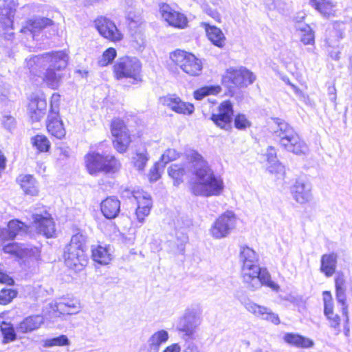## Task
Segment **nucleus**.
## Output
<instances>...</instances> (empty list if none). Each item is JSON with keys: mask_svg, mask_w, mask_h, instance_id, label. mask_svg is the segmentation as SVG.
I'll use <instances>...</instances> for the list:
<instances>
[{"mask_svg": "<svg viewBox=\"0 0 352 352\" xmlns=\"http://www.w3.org/2000/svg\"><path fill=\"white\" fill-rule=\"evenodd\" d=\"M68 57L63 51L52 52L26 59L30 72L53 89H57L63 78L61 71L67 65Z\"/></svg>", "mask_w": 352, "mask_h": 352, "instance_id": "1", "label": "nucleus"}, {"mask_svg": "<svg viewBox=\"0 0 352 352\" xmlns=\"http://www.w3.org/2000/svg\"><path fill=\"white\" fill-rule=\"evenodd\" d=\"M239 261L241 263V278L247 289L254 292L264 285L275 292L279 290V285L272 280L267 269L258 265L259 256L253 249L241 245Z\"/></svg>", "mask_w": 352, "mask_h": 352, "instance_id": "2", "label": "nucleus"}, {"mask_svg": "<svg viewBox=\"0 0 352 352\" xmlns=\"http://www.w3.org/2000/svg\"><path fill=\"white\" fill-rule=\"evenodd\" d=\"M188 157L192 164L195 176L190 185L192 193L206 197L221 195L224 188L221 177L214 174L208 163L197 152L190 151Z\"/></svg>", "mask_w": 352, "mask_h": 352, "instance_id": "3", "label": "nucleus"}, {"mask_svg": "<svg viewBox=\"0 0 352 352\" xmlns=\"http://www.w3.org/2000/svg\"><path fill=\"white\" fill-rule=\"evenodd\" d=\"M275 123L278 128L274 131V137L281 146L296 155L307 153V145L289 124L278 118L275 120Z\"/></svg>", "mask_w": 352, "mask_h": 352, "instance_id": "4", "label": "nucleus"}, {"mask_svg": "<svg viewBox=\"0 0 352 352\" xmlns=\"http://www.w3.org/2000/svg\"><path fill=\"white\" fill-rule=\"evenodd\" d=\"M86 236L80 233L72 236L69 243L64 249L63 258L65 265L76 271L82 270L88 260L85 254Z\"/></svg>", "mask_w": 352, "mask_h": 352, "instance_id": "5", "label": "nucleus"}, {"mask_svg": "<svg viewBox=\"0 0 352 352\" xmlns=\"http://www.w3.org/2000/svg\"><path fill=\"white\" fill-rule=\"evenodd\" d=\"M85 167L91 175L99 173H115L118 171L121 164L116 157L111 155H103L98 153L91 152L85 156Z\"/></svg>", "mask_w": 352, "mask_h": 352, "instance_id": "6", "label": "nucleus"}, {"mask_svg": "<svg viewBox=\"0 0 352 352\" xmlns=\"http://www.w3.org/2000/svg\"><path fill=\"white\" fill-rule=\"evenodd\" d=\"M3 250L17 258L28 268L35 267L40 259V251L34 246L16 243H8L3 246Z\"/></svg>", "mask_w": 352, "mask_h": 352, "instance_id": "7", "label": "nucleus"}, {"mask_svg": "<svg viewBox=\"0 0 352 352\" xmlns=\"http://www.w3.org/2000/svg\"><path fill=\"white\" fill-rule=\"evenodd\" d=\"M113 74L116 79L131 78L140 82L142 63L136 57L123 56L119 58L113 65Z\"/></svg>", "mask_w": 352, "mask_h": 352, "instance_id": "8", "label": "nucleus"}, {"mask_svg": "<svg viewBox=\"0 0 352 352\" xmlns=\"http://www.w3.org/2000/svg\"><path fill=\"white\" fill-rule=\"evenodd\" d=\"M256 76L244 67H230L223 76V83L227 87L243 88L252 85Z\"/></svg>", "mask_w": 352, "mask_h": 352, "instance_id": "9", "label": "nucleus"}, {"mask_svg": "<svg viewBox=\"0 0 352 352\" xmlns=\"http://www.w3.org/2000/svg\"><path fill=\"white\" fill-rule=\"evenodd\" d=\"M170 58L188 75L198 76L202 70L201 60L191 53L177 50L170 54Z\"/></svg>", "mask_w": 352, "mask_h": 352, "instance_id": "10", "label": "nucleus"}, {"mask_svg": "<svg viewBox=\"0 0 352 352\" xmlns=\"http://www.w3.org/2000/svg\"><path fill=\"white\" fill-rule=\"evenodd\" d=\"M17 6L14 0H0V36L5 39L13 37L12 18Z\"/></svg>", "mask_w": 352, "mask_h": 352, "instance_id": "11", "label": "nucleus"}, {"mask_svg": "<svg viewBox=\"0 0 352 352\" xmlns=\"http://www.w3.org/2000/svg\"><path fill=\"white\" fill-rule=\"evenodd\" d=\"M111 133L113 138L114 148L120 153H125L131 142V137L124 121L116 118L111 124Z\"/></svg>", "mask_w": 352, "mask_h": 352, "instance_id": "12", "label": "nucleus"}, {"mask_svg": "<svg viewBox=\"0 0 352 352\" xmlns=\"http://www.w3.org/2000/svg\"><path fill=\"white\" fill-rule=\"evenodd\" d=\"M201 312L198 308L186 309L177 325L178 330L183 332L188 338H191L201 324Z\"/></svg>", "mask_w": 352, "mask_h": 352, "instance_id": "13", "label": "nucleus"}, {"mask_svg": "<svg viewBox=\"0 0 352 352\" xmlns=\"http://www.w3.org/2000/svg\"><path fill=\"white\" fill-rule=\"evenodd\" d=\"M236 225V217L232 212L227 211L221 215L210 229L211 234L215 239L227 236Z\"/></svg>", "mask_w": 352, "mask_h": 352, "instance_id": "14", "label": "nucleus"}, {"mask_svg": "<svg viewBox=\"0 0 352 352\" xmlns=\"http://www.w3.org/2000/svg\"><path fill=\"white\" fill-rule=\"evenodd\" d=\"M94 25L102 37L111 42H119L123 38V34L115 23L107 17L100 16L97 18L94 21Z\"/></svg>", "mask_w": 352, "mask_h": 352, "instance_id": "15", "label": "nucleus"}, {"mask_svg": "<svg viewBox=\"0 0 352 352\" xmlns=\"http://www.w3.org/2000/svg\"><path fill=\"white\" fill-rule=\"evenodd\" d=\"M32 219L33 226L38 233L47 238L54 236L56 233L55 224L51 215L46 210H43L41 213H33Z\"/></svg>", "mask_w": 352, "mask_h": 352, "instance_id": "16", "label": "nucleus"}, {"mask_svg": "<svg viewBox=\"0 0 352 352\" xmlns=\"http://www.w3.org/2000/svg\"><path fill=\"white\" fill-rule=\"evenodd\" d=\"M312 186L305 179L300 178L296 180L291 187V194L296 203L304 205L309 203L313 199Z\"/></svg>", "mask_w": 352, "mask_h": 352, "instance_id": "17", "label": "nucleus"}, {"mask_svg": "<svg viewBox=\"0 0 352 352\" xmlns=\"http://www.w3.org/2000/svg\"><path fill=\"white\" fill-rule=\"evenodd\" d=\"M233 112L232 103L223 101L218 107L217 112L211 115L210 119L218 127L228 130L231 128Z\"/></svg>", "mask_w": 352, "mask_h": 352, "instance_id": "18", "label": "nucleus"}, {"mask_svg": "<svg viewBox=\"0 0 352 352\" xmlns=\"http://www.w3.org/2000/svg\"><path fill=\"white\" fill-rule=\"evenodd\" d=\"M160 13L162 18L170 26L183 29L187 26L188 19L183 13L173 9L168 4H160Z\"/></svg>", "mask_w": 352, "mask_h": 352, "instance_id": "19", "label": "nucleus"}, {"mask_svg": "<svg viewBox=\"0 0 352 352\" xmlns=\"http://www.w3.org/2000/svg\"><path fill=\"white\" fill-rule=\"evenodd\" d=\"M186 155V161L183 164H172L168 169V175L173 179V184L178 186L184 182V177L191 173L193 175V166L190 163L188 155Z\"/></svg>", "mask_w": 352, "mask_h": 352, "instance_id": "20", "label": "nucleus"}, {"mask_svg": "<svg viewBox=\"0 0 352 352\" xmlns=\"http://www.w3.org/2000/svg\"><path fill=\"white\" fill-rule=\"evenodd\" d=\"M245 309L256 317L261 318L274 324L280 322L278 316L272 311L264 306L258 305L254 302L248 301L243 304Z\"/></svg>", "mask_w": 352, "mask_h": 352, "instance_id": "21", "label": "nucleus"}, {"mask_svg": "<svg viewBox=\"0 0 352 352\" xmlns=\"http://www.w3.org/2000/svg\"><path fill=\"white\" fill-rule=\"evenodd\" d=\"M162 102L172 111L184 115H191L195 111L194 105L182 101L179 97L175 95L167 96L162 99Z\"/></svg>", "mask_w": 352, "mask_h": 352, "instance_id": "22", "label": "nucleus"}, {"mask_svg": "<svg viewBox=\"0 0 352 352\" xmlns=\"http://www.w3.org/2000/svg\"><path fill=\"white\" fill-rule=\"evenodd\" d=\"M168 339L169 333L166 330L156 331L147 338L146 342L142 347V350L144 352H160L162 346Z\"/></svg>", "mask_w": 352, "mask_h": 352, "instance_id": "23", "label": "nucleus"}, {"mask_svg": "<svg viewBox=\"0 0 352 352\" xmlns=\"http://www.w3.org/2000/svg\"><path fill=\"white\" fill-rule=\"evenodd\" d=\"M133 197L137 201L138 207L135 215L140 223H143L145 217L150 214L152 206L151 196L145 192L137 191L133 193Z\"/></svg>", "mask_w": 352, "mask_h": 352, "instance_id": "24", "label": "nucleus"}, {"mask_svg": "<svg viewBox=\"0 0 352 352\" xmlns=\"http://www.w3.org/2000/svg\"><path fill=\"white\" fill-rule=\"evenodd\" d=\"M324 301V314L331 328L338 329L340 325V317L334 313V305L330 292L324 291L322 294Z\"/></svg>", "mask_w": 352, "mask_h": 352, "instance_id": "25", "label": "nucleus"}, {"mask_svg": "<svg viewBox=\"0 0 352 352\" xmlns=\"http://www.w3.org/2000/svg\"><path fill=\"white\" fill-rule=\"evenodd\" d=\"M47 129L52 135L58 139H61L65 135L63 122L55 109L50 111L47 120Z\"/></svg>", "mask_w": 352, "mask_h": 352, "instance_id": "26", "label": "nucleus"}, {"mask_svg": "<svg viewBox=\"0 0 352 352\" xmlns=\"http://www.w3.org/2000/svg\"><path fill=\"white\" fill-rule=\"evenodd\" d=\"M16 182L25 195L30 196L38 195V184L33 175L21 174L16 178Z\"/></svg>", "mask_w": 352, "mask_h": 352, "instance_id": "27", "label": "nucleus"}, {"mask_svg": "<svg viewBox=\"0 0 352 352\" xmlns=\"http://www.w3.org/2000/svg\"><path fill=\"white\" fill-rule=\"evenodd\" d=\"M346 280L343 274H338L335 278L336 298L338 304L340 305L341 311L345 315L347 314L346 296Z\"/></svg>", "mask_w": 352, "mask_h": 352, "instance_id": "28", "label": "nucleus"}, {"mask_svg": "<svg viewBox=\"0 0 352 352\" xmlns=\"http://www.w3.org/2000/svg\"><path fill=\"white\" fill-rule=\"evenodd\" d=\"M53 25V21L46 17H36L25 21L21 31L23 33L30 32L34 35L35 33L43 30L44 28Z\"/></svg>", "mask_w": 352, "mask_h": 352, "instance_id": "29", "label": "nucleus"}, {"mask_svg": "<svg viewBox=\"0 0 352 352\" xmlns=\"http://www.w3.org/2000/svg\"><path fill=\"white\" fill-rule=\"evenodd\" d=\"M28 227L18 220H11L8 228L0 231V237L2 239H12L16 235L27 233Z\"/></svg>", "mask_w": 352, "mask_h": 352, "instance_id": "30", "label": "nucleus"}, {"mask_svg": "<svg viewBox=\"0 0 352 352\" xmlns=\"http://www.w3.org/2000/svg\"><path fill=\"white\" fill-rule=\"evenodd\" d=\"M100 210L107 219H114L120 212V201L116 197H109L101 202Z\"/></svg>", "mask_w": 352, "mask_h": 352, "instance_id": "31", "label": "nucleus"}, {"mask_svg": "<svg viewBox=\"0 0 352 352\" xmlns=\"http://www.w3.org/2000/svg\"><path fill=\"white\" fill-rule=\"evenodd\" d=\"M201 26L205 29L208 38L215 46L222 48L226 43V36L221 30L208 23H202Z\"/></svg>", "mask_w": 352, "mask_h": 352, "instance_id": "32", "label": "nucleus"}, {"mask_svg": "<svg viewBox=\"0 0 352 352\" xmlns=\"http://www.w3.org/2000/svg\"><path fill=\"white\" fill-rule=\"evenodd\" d=\"M47 101L44 98H34L29 103L28 109L32 121H39L45 114Z\"/></svg>", "mask_w": 352, "mask_h": 352, "instance_id": "33", "label": "nucleus"}, {"mask_svg": "<svg viewBox=\"0 0 352 352\" xmlns=\"http://www.w3.org/2000/svg\"><path fill=\"white\" fill-rule=\"evenodd\" d=\"M320 271L326 276H331L336 272L337 254L335 253L325 254L321 257Z\"/></svg>", "mask_w": 352, "mask_h": 352, "instance_id": "34", "label": "nucleus"}, {"mask_svg": "<svg viewBox=\"0 0 352 352\" xmlns=\"http://www.w3.org/2000/svg\"><path fill=\"white\" fill-rule=\"evenodd\" d=\"M310 4L324 17L335 16V4L331 0H310Z\"/></svg>", "mask_w": 352, "mask_h": 352, "instance_id": "35", "label": "nucleus"}, {"mask_svg": "<svg viewBox=\"0 0 352 352\" xmlns=\"http://www.w3.org/2000/svg\"><path fill=\"white\" fill-rule=\"evenodd\" d=\"M56 309L63 314H76L80 310V304L76 299H64L57 303Z\"/></svg>", "mask_w": 352, "mask_h": 352, "instance_id": "36", "label": "nucleus"}, {"mask_svg": "<svg viewBox=\"0 0 352 352\" xmlns=\"http://www.w3.org/2000/svg\"><path fill=\"white\" fill-rule=\"evenodd\" d=\"M91 252L93 260L101 265L109 264L112 258L110 250L107 247L101 245L92 246Z\"/></svg>", "mask_w": 352, "mask_h": 352, "instance_id": "37", "label": "nucleus"}, {"mask_svg": "<svg viewBox=\"0 0 352 352\" xmlns=\"http://www.w3.org/2000/svg\"><path fill=\"white\" fill-rule=\"evenodd\" d=\"M43 322L44 320L41 316H29L20 323L19 328L21 332L26 333L38 329Z\"/></svg>", "mask_w": 352, "mask_h": 352, "instance_id": "38", "label": "nucleus"}, {"mask_svg": "<svg viewBox=\"0 0 352 352\" xmlns=\"http://www.w3.org/2000/svg\"><path fill=\"white\" fill-rule=\"evenodd\" d=\"M284 340L291 345L300 348H310L314 345V342L309 338L295 333H286Z\"/></svg>", "mask_w": 352, "mask_h": 352, "instance_id": "39", "label": "nucleus"}, {"mask_svg": "<svg viewBox=\"0 0 352 352\" xmlns=\"http://www.w3.org/2000/svg\"><path fill=\"white\" fill-rule=\"evenodd\" d=\"M266 157L270 164L267 168L270 173H280L284 171V166L276 160V152L274 147L269 146L267 149Z\"/></svg>", "mask_w": 352, "mask_h": 352, "instance_id": "40", "label": "nucleus"}, {"mask_svg": "<svg viewBox=\"0 0 352 352\" xmlns=\"http://www.w3.org/2000/svg\"><path fill=\"white\" fill-rule=\"evenodd\" d=\"M31 143L40 152H47L50 148V142L44 135H36L32 137Z\"/></svg>", "mask_w": 352, "mask_h": 352, "instance_id": "41", "label": "nucleus"}, {"mask_svg": "<svg viewBox=\"0 0 352 352\" xmlns=\"http://www.w3.org/2000/svg\"><path fill=\"white\" fill-rule=\"evenodd\" d=\"M221 91L220 86H206L195 91L193 95L196 100H201L206 96L218 94Z\"/></svg>", "mask_w": 352, "mask_h": 352, "instance_id": "42", "label": "nucleus"}, {"mask_svg": "<svg viewBox=\"0 0 352 352\" xmlns=\"http://www.w3.org/2000/svg\"><path fill=\"white\" fill-rule=\"evenodd\" d=\"M43 342V346L46 348L53 346H63L70 344L69 340L65 335H61L56 338H47L44 340Z\"/></svg>", "mask_w": 352, "mask_h": 352, "instance_id": "43", "label": "nucleus"}, {"mask_svg": "<svg viewBox=\"0 0 352 352\" xmlns=\"http://www.w3.org/2000/svg\"><path fill=\"white\" fill-rule=\"evenodd\" d=\"M148 160V153L146 151H137L133 157V164L139 171L143 170Z\"/></svg>", "mask_w": 352, "mask_h": 352, "instance_id": "44", "label": "nucleus"}, {"mask_svg": "<svg viewBox=\"0 0 352 352\" xmlns=\"http://www.w3.org/2000/svg\"><path fill=\"white\" fill-rule=\"evenodd\" d=\"M301 32L300 40L305 45H312L314 43V32L307 25H302L298 28Z\"/></svg>", "mask_w": 352, "mask_h": 352, "instance_id": "45", "label": "nucleus"}, {"mask_svg": "<svg viewBox=\"0 0 352 352\" xmlns=\"http://www.w3.org/2000/svg\"><path fill=\"white\" fill-rule=\"evenodd\" d=\"M126 19L131 30L140 27L144 23L140 12H129Z\"/></svg>", "mask_w": 352, "mask_h": 352, "instance_id": "46", "label": "nucleus"}, {"mask_svg": "<svg viewBox=\"0 0 352 352\" xmlns=\"http://www.w3.org/2000/svg\"><path fill=\"white\" fill-rule=\"evenodd\" d=\"M117 56L116 50L113 47H109L106 50L101 58L98 60V64L101 67H106L111 63Z\"/></svg>", "mask_w": 352, "mask_h": 352, "instance_id": "47", "label": "nucleus"}, {"mask_svg": "<svg viewBox=\"0 0 352 352\" xmlns=\"http://www.w3.org/2000/svg\"><path fill=\"white\" fill-rule=\"evenodd\" d=\"M1 330L3 335V342L7 343L13 341L16 338V334L12 327L6 322H3L1 324Z\"/></svg>", "mask_w": 352, "mask_h": 352, "instance_id": "48", "label": "nucleus"}, {"mask_svg": "<svg viewBox=\"0 0 352 352\" xmlns=\"http://www.w3.org/2000/svg\"><path fill=\"white\" fill-rule=\"evenodd\" d=\"M16 292L11 289H3L0 291V304L7 305L16 297Z\"/></svg>", "mask_w": 352, "mask_h": 352, "instance_id": "49", "label": "nucleus"}, {"mask_svg": "<svg viewBox=\"0 0 352 352\" xmlns=\"http://www.w3.org/2000/svg\"><path fill=\"white\" fill-rule=\"evenodd\" d=\"M164 164H162L161 162H157L155 164L153 168H151L149 172V179L151 182H156L161 177V173L164 168Z\"/></svg>", "mask_w": 352, "mask_h": 352, "instance_id": "50", "label": "nucleus"}, {"mask_svg": "<svg viewBox=\"0 0 352 352\" xmlns=\"http://www.w3.org/2000/svg\"><path fill=\"white\" fill-rule=\"evenodd\" d=\"M179 157V153L177 152L175 149L173 148H168L165 151V152L163 153L161 157V160L160 162H161L162 164H164V166L168 163L169 162L175 160Z\"/></svg>", "mask_w": 352, "mask_h": 352, "instance_id": "51", "label": "nucleus"}, {"mask_svg": "<svg viewBox=\"0 0 352 352\" xmlns=\"http://www.w3.org/2000/svg\"><path fill=\"white\" fill-rule=\"evenodd\" d=\"M131 36L134 47L141 50L144 47L145 37L141 31H135Z\"/></svg>", "mask_w": 352, "mask_h": 352, "instance_id": "52", "label": "nucleus"}, {"mask_svg": "<svg viewBox=\"0 0 352 352\" xmlns=\"http://www.w3.org/2000/svg\"><path fill=\"white\" fill-rule=\"evenodd\" d=\"M234 126L238 129H245L250 126V122L245 115L238 114L234 119Z\"/></svg>", "mask_w": 352, "mask_h": 352, "instance_id": "53", "label": "nucleus"}, {"mask_svg": "<svg viewBox=\"0 0 352 352\" xmlns=\"http://www.w3.org/2000/svg\"><path fill=\"white\" fill-rule=\"evenodd\" d=\"M59 101H60V96L57 94H54L51 98V109H50V110H54V109H56L57 114H58V113H59V108H58Z\"/></svg>", "mask_w": 352, "mask_h": 352, "instance_id": "54", "label": "nucleus"}, {"mask_svg": "<svg viewBox=\"0 0 352 352\" xmlns=\"http://www.w3.org/2000/svg\"><path fill=\"white\" fill-rule=\"evenodd\" d=\"M59 159L65 160L67 159L70 155V151L68 147H59Z\"/></svg>", "mask_w": 352, "mask_h": 352, "instance_id": "55", "label": "nucleus"}, {"mask_svg": "<svg viewBox=\"0 0 352 352\" xmlns=\"http://www.w3.org/2000/svg\"><path fill=\"white\" fill-rule=\"evenodd\" d=\"M182 348L177 343L171 344L163 350L162 352H181Z\"/></svg>", "mask_w": 352, "mask_h": 352, "instance_id": "56", "label": "nucleus"}, {"mask_svg": "<svg viewBox=\"0 0 352 352\" xmlns=\"http://www.w3.org/2000/svg\"><path fill=\"white\" fill-rule=\"evenodd\" d=\"M341 312H342V314L343 315V316L344 317V333H345L346 336H348V334L349 333V306H347V314H346V315H345L343 311H341Z\"/></svg>", "mask_w": 352, "mask_h": 352, "instance_id": "57", "label": "nucleus"}, {"mask_svg": "<svg viewBox=\"0 0 352 352\" xmlns=\"http://www.w3.org/2000/svg\"><path fill=\"white\" fill-rule=\"evenodd\" d=\"M3 123L8 129H10L14 124V118L12 116H5Z\"/></svg>", "mask_w": 352, "mask_h": 352, "instance_id": "58", "label": "nucleus"}, {"mask_svg": "<svg viewBox=\"0 0 352 352\" xmlns=\"http://www.w3.org/2000/svg\"><path fill=\"white\" fill-rule=\"evenodd\" d=\"M328 94L330 96V100L336 102V89L335 86L329 87L328 88Z\"/></svg>", "mask_w": 352, "mask_h": 352, "instance_id": "59", "label": "nucleus"}, {"mask_svg": "<svg viewBox=\"0 0 352 352\" xmlns=\"http://www.w3.org/2000/svg\"><path fill=\"white\" fill-rule=\"evenodd\" d=\"M6 157L3 153L0 151V168L5 170L6 168Z\"/></svg>", "mask_w": 352, "mask_h": 352, "instance_id": "60", "label": "nucleus"}, {"mask_svg": "<svg viewBox=\"0 0 352 352\" xmlns=\"http://www.w3.org/2000/svg\"><path fill=\"white\" fill-rule=\"evenodd\" d=\"M209 14L213 19H214L216 21H220V15L219 14V13L217 12H216V11H211V12L209 13Z\"/></svg>", "mask_w": 352, "mask_h": 352, "instance_id": "61", "label": "nucleus"}, {"mask_svg": "<svg viewBox=\"0 0 352 352\" xmlns=\"http://www.w3.org/2000/svg\"><path fill=\"white\" fill-rule=\"evenodd\" d=\"M330 56L332 58L335 59V60H338L339 58H340V52H331L330 54Z\"/></svg>", "mask_w": 352, "mask_h": 352, "instance_id": "62", "label": "nucleus"}, {"mask_svg": "<svg viewBox=\"0 0 352 352\" xmlns=\"http://www.w3.org/2000/svg\"><path fill=\"white\" fill-rule=\"evenodd\" d=\"M327 43L329 44V45H331V43L329 41V39L327 40Z\"/></svg>", "mask_w": 352, "mask_h": 352, "instance_id": "63", "label": "nucleus"}, {"mask_svg": "<svg viewBox=\"0 0 352 352\" xmlns=\"http://www.w3.org/2000/svg\"><path fill=\"white\" fill-rule=\"evenodd\" d=\"M192 348H194V350H195V351H194V352H198L197 347H194V346H192Z\"/></svg>", "mask_w": 352, "mask_h": 352, "instance_id": "64", "label": "nucleus"}]
</instances>
